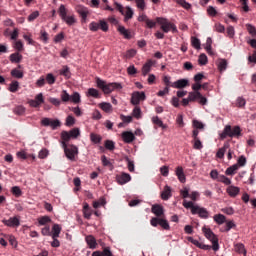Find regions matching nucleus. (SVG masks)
<instances>
[{
    "label": "nucleus",
    "mask_w": 256,
    "mask_h": 256,
    "mask_svg": "<svg viewBox=\"0 0 256 256\" xmlns=\"http://www.w3.org/2000/svg\"><path fill=\"white\" fill-rule=\"evenodd\" d=\"M61 97V101H63V103H67L69 101H71V95H69V93L66 92V90H63L60 94Z\"/></svg>",
    "instance_id": "37998d69"
},
{
    "label": "nucleus",
    "mask_w": 256,
    "mask_h": 256,
    "mask_svg": "<svg viewBox=\"0 0 256 256\" xmlns=\"http://www.w3.org/2000/svg\"><path fill=\"white\" fill-rule=\"evenodd\" d=\"M170 197H171V187L165 186L164 190L161 193V199H163V201H168Z\"/></svg>",
    "instance_id": "bb28decb"
},
{
    "label": "nucleus",
    "mask_w": 256,
    "mask_h": 256,
    "mask_svg": "<svg viewBox=\"0 0 256 256\" xmlns=\"http://www.w3.org/2000/svg\"><path fill=\"white\" fill-rule=\"evenodd\" d=\"M239 191H240L239 187H236V186H229L226 189V192L230 197H237V195H239Z\"/></svg>",
    "instance_id": "a878e982"
},
{
    "label": "nucleus",
    "mask_w": 256,
    "mask_h": 256,
    "mask_svg": "<svg viewBox=\"0 0 256 256\" xmlns=\"http://www.w3.org/2000/svg\"><path fill=\"white\" fill-rule=\"evenodd\" d=\"M59 73L65 77V79L71 78V70L69 69V66H63Z\"/></svg>",
    "instance_id": "7c9ffc66"
},
{
    "label": "nucleus",
    "mask_w": 256,
    "mask_h": 256,
    "mask_svg": "<svg viewBox=\"0 0 256 256\" xmlns=\"http://www.w3.org/2000/svg\"><path fill=\"white\" fill-rule=\"evenodd\" d=\"M173 88L174 89H185V87H189V80L187 79H180L176 82H173Z\"/></svg>",
    "instance_id": "a211bd4d"
},
{
    "label": "nucleus",
    "mask_w": 256,
    "mask_h": 256,
    "mask_svg": "<svg viewBox=\"0 0 256 256\" xmlns=\"http://www.w3.org/2000/svg\"><path fill=\"white\" fill-rule=\"evenodd\" d=\"M61 235V226L59 224H54L52 227L51 237L52 239H57Z\"/></svg>",
    "instance_id": "b1692460"
},
{
    "label": "nucleus",
    "mask_w": 256,
    "mask_h": 256,
    "mask_svg": "<svg viewBox=\"0 0 256 256\" xmlns=\"http://www.w3.org/2000/svg\"><path fill=\"white\" fill-rule=\"evenodd\" d=\"M122 140L124 141V143H133V141H135V134L130 131H124L122 133Z\"/></svg>",
    "instance_id": "f3484780"
},
{
    "label": "nucleus",
    "mask_w": 256,
    "mask_h": 256,
    "mask_svg": "<svg viewBox=\"0 0 256 256\" xmlns=\"http://www.w3.org/2000/svg\"><path fill=\"white\" fill-rule=\"evenodd\" d=\"M9 91L11 93H17L19 91V82L18 81H12L9 87Z\"/></svg>",
    "instance_id": "79ce46f5"
},
{
    "label": "nucleus",
    "mask_w": 256,
    "mask_h": 256,
    "mask_svg": "<svg viewBox=\"0 0 256 256\" xmlns=\"http://www.w3.org/2000/svg\"><path fill=\"white\" fill-rule=\"evenodd\" d=\"M70 137H72L73 139H77V137H79V135H81V132H79V128H73L72 130H70Z\"/></svg>",
    "instance_id": "680f3d73"
},
{
    "label": "nucleus",
    "mask_w": 256,
    "mask_h": 256,
    "mask_svg": "<svg viewBox=\"0 0 256 256\" xmlns=\"http://www.w3.org/2000/svg\"><path fill=\"white\" fill-rule=\"evenodd\" d=\"M105 149H108V151H113L115 149V142L111 140H106L104 143Z\"/></svg>",
    "instance_id": "5fc2aeb1"
},
{
    "label": "nucleus",
    "mask_w": 256,
    "mask_h": 256,
    "mask_svg": "<svg viewBox=\"0 0 256 256\" xmlns=\"http://www.w3.org/2000/svg\"><path fill=\"white\" fill-rule=\"evenodd\" d=\"M62 149L64 150L65 156L70 161H75V156L78 155L79 149L75 145H67V143H62Z\"/></svg>",
    "instance_id": "39448f33"
},
{
    "label": "nucleus",
    "mask_w": 256,
    "mask_h": 256,
    "mask_svg": "<svg viewBox=\"0 0 256 256\" xmlns=\"http://www.w3.org/2000/svg\"><path fill=\"white\" fill-rule=\"evenodd\" d=\"M70 101H72V103H81V95L79 92H74L73 95L70 96Z\"/></svg>",
    "instance_id": "c03bdc74"
},
{
    "label": "nucleus",
    "mask_w": 256,
    "mask_h": 256,
    "mask_svg": "<svg viewBox=\"0 0 256 256\" xmlns=\"http://www.w3.org/2000/svg\"><path fill=\"white\" fill-rule=\"evenodd\" d=\"M58 13L62 21H65L67 25H75V23H77L75 16H67V8H65V5H60Z\"/></svg>",
    "instance_id": "423d86ee"
},
{
    "label": "nucleus",
    "mask_w": 256,
    "mask_h": 256,
    "mask_svg": "<svg viewBox=\"0 0 256 256\" xmlns=\"http://www.w3.org/2000/svg\"><path fill=\"white\" fill-rule=\"evenodd\" d=\"M183 207H185V209H191L192 215H193V209H194V208H197V206H195V205L193 204V202L187 201V200H184V201H183Z\"/></svg>",
    "instance_id": "8fccbe9b"
},
{
    "label": "nucleus",
    "mask_w": 256,
    "mask_h": 256,
    "mask_svg": "<svg viewBox=\"0 0 256 256\" xmlns=\"http://www.w3.org/2000/svg\"><path fill=\"white\" fill-rule=\"evenodd\" d=\"M2 223L6 225V227H19L21 225V221L19 220V217H10L8 220L3 219Z\"/></svg>",
    "instance_id": "f8f14e48"
},
{
    "label": "nucleus",
    "mask_w": 256,
    "mask_h": 256,
    "mask_svg": "<svg viewBox=\"0 0 256 256\" xmlns=\"http://www.w3.org/2000/svg\"><path fill=\"white\" fill-rule=\"evenodd\" d=\"M247 105V101L243 97H238L236 100V107L243 108Z\"/></svg>",
    "instance_id": "bf43d9fd"
},
{
    "label": "nucleus",
    "mask_w": 256,
    "mask_h": 256,
    "mask_svg": "<svg viewBox=\"0 0 256 256\" xmlns=\"http://www.w3.org/2000/svg\"><path fill=\"white\" fill-rule=\"evenodd\" d=\"M151 212L156 216V218L165 217V210L160 204H154L151 208Z\"/></svg>",
    "instance_id": "ddd939ff"
},
{
    "label": "nucleus",
    "mask_w": 256,
    "mask_h": 256,
    "mask_svg": "<svg viewBox=\"0 0 256 256\" xmlns=\"http://www.w3.org/2000/svg\"><path fill=\"white\" fill-rule=\"evenodd\" d=\"M119 185H125V183H129L131 181V175L127 173H123L121 176L117 178Z\"/></svg>",
    "instance_id": "5701e85b"
},
{
    "label": "nucleus",
    "mask_w": 256,
    "mask_h": 256,
    "mask_svg": "<svg viewBox=\"0 0 256 256\" xmlns=\"http://www.w3.org/2000/svg\"><path fill=\"white\" fill-rule=\"evenodd\" d=\"M164 85L166 88L173 87V82H171V76H164L162 79Z\"/></svg>",
    "instance_id": "3c124183"
},
{
    "label": "nucleus",
    "mask_w": 256,
    "mask_h": 256,
    "mask_svg": "<svg viewBox=\"0 0 256 256\" xmlns=\"http://www.w3.org/2000/svg\"><path fill=\"white\" fill-rule=\"evenodd\" d=\"M61 139H62V142H61V145L63 147V143H69V141H71V134L67 131H62L61 132Z\"/></svg>",
    "instance_id": "2f4dec72"
},
{
    "label": "nucleus",
    "mask_w": 256,
    "mask_h": 256,
    "mask_svg": "<svg viewBox=\"0 0 256 256\" xmlns=\"http://www.w3.org/2000/svg\"><path fill=\"white\" fill-rule=\"evenodd\" d=\"M46 83H48V85H54L55 81H57V79L55 78V76L51 73H48L46 75L45 78Z\"/></svg>",
    "instance_id": "49530a36"
},
{
    "label": "nucleus",
    "mask_w": 256,
    "mask_h": 256,
    "mask_svg": "<svg viewBox=\"0 0 256 256\" xmlns=\"http://www.w3.org/2000/svg\"><path fill=\"white\" fill-rule=\"evenodd\" d=\"M118 31L120 35H123L125 39H131V32L127 30L124 26H118Z\"/></svg>",
    "instance_id": "c85d7f7f"
},
{
    "label": "nucleus",
    "mask_w": 256,
    "mask_h": 256,
    "mask_svg": "<svg viewBox=\"0 0 256 256\" xmlns=\"http://www.w3.org/2000/svg\"><path fill=\"white\" fill-rule=\"evenodd\" d=\"M89 29H90V31H99V29H100L99 23L91 22L89 24Z\"/></svg>",
    "instance_id": "338daca9"
},
{
    "label": "nucleus",
    "mask_w": 256,
    "mask_h": 256,
    "mask_svg": "<svg viewBox=\"0 0 256 256\" xmlns=\"http://www.w3.org/2000/svg\"><path fill=\"white\" fill-rule=\"evenodd\" d=\"M88 96L94 97V99H99L101 97V94H99V90L95 88L88 89Z\"/></svg>",
    "instance_id": "4c0bfd02"
},
{
    "label": "nucleus",
    "mask_w": 256,
    "mask_h": 256,
    "mask_svg": "<svg viewBox=\"0 0 256 256\" xmlns=\"http://www.w3.org/2000/svg\"><path fill=\"white\" fill-rule=\"evenodd\" d=\"M175 175L178 178V181H180V183L187 182V177L185 176V171L183 170L182 166L176 167Z\"/></svg>",
    "instance_id": "2eb2a0df"
},
{
    "label": "nucleus",
    "mask_w": 256,
    "mask_h": 256,
    "mask_svg": "<svg viewBox=\"0 0 256 256\" xmlns=\"http://www.w3.org/2000/svg\"><path fill=\"white\" fill-rule=\"evenodd\" d=\"M83 215L84 219H91V215H93V209L89 206L87 202L83 204Z\"/></svg>",
    "instance_id": "6ab92c4d"
},
{
    "label": "nucleus",
    "mask_w": 256,
    "mask_h": 256,
    "mask_svg": "<svg viewBox=\"0 0 256 256\" xmlns=\"http://www.w3.org/2000/svg\"><path fill=\"white\" fill-rule=\"evenodd\" d=\"M75 9L76 12L80 15L82 22L85 23L89 15V9L83 5H77Z\"/></svg>",
    "instance_id": "9b49d317"
},
{
    "label": "nucleus",
    "mask_w": 256,
    "mask_h": 256,
    "mask_svg": "<svg viewBox=\"0 0 256 256\" xmlns=\"http://www.w3.org/2000/svg\"><path fill=\"white\" fill-rule=\"evenodd\" d=\"M227 149H229V143H225L224 146L217 151L216 157H218V159H223V157H225V151H227Z\"/></svg>",
    "instance_id": "c756f323"
},
{
    "label": "nucleus",
    "mask_w": 256,
    "mask_h": 256,
    "mask_svg": "<svg viewBox=\"0 0 256 256\" xmlns=\"http://www.w3.org/2000/svg\"><path fill=\"white\" fill-rule=\"evenodd\" d=\"M43 103H45L43 93H39L38 95H36L34 100L28 101V105H30V107H34L35 109H37V107H41Z\"/></svg>",
    "instance_id": "1a4fd4ad"
},
{
    "label": "nucleus",
    "mask_w": 256,
    "mask_h": 256,
    "mask_svg": "<svg viewBox=\"0 0 256 256\" xmlns=\"http://www.w3.org/2000/svg\"><path fill=\"white\" fill-rule=\"evenodd\" d=\"M191 43L194 49H201V40H199L197 37H192Z\"/></svg>",
    "instance_id": "de8ad7c7"
},
{
    "label": "nucleus",
    "mask_w": 256,
    "mask_h": 256,
    "mask_svg": "<svg viewBox=\"0 0 256 256\" xmlns=\"http://www.w3.org/2000/svg\"><path fill=\"white\" fill-rule=\"evenodd\" d=\"M39 17V11H34L28 16V21L32 23V21H35Z\"/></svg>",
    "instance_id": "69168bd1"
},
{
    "label": "nucleus",
    "mask_w": 256,
    "mask_h": 256,
    "mask_svg": "<svg viewBox=\"0 0 256 256\" xmlns=\"http://www.w3.org/2000/svg\"><path fill=\"white\" fill-rule=\"evenodd\" d=\"M99 26H100L101 31H104V32L109 31V25L105 22V20H100Z\"/></svg>",
    "instance_id": "e2e57ef3"
},
{
    "label": "nucleus",
    "mask_w": 256,
    "mask_h": 256,
    "mask_svg": "<svg viewBox=\"0 0 256 256\" xmlns=\"http://www.w3.org/2000/svg\"><path fill=\"white\" fill-rule=\"evenodd\" d=\"M147 97L145 96V92H134L131 97L132 105H139L141 101H145Z\"/></svg>",
    "instance_id": "9d476101"
},
{
    "label": "nucleus",
    "mask_w": 256,
    "mask_h": 256,
    "mask_svg": "<svg viewBox=\"0 0 256 256\" xmlns=\"http://www.w3.org/2000/svg\"><path fill=\"white\" fill-rule=\"evenodd\" d=\"M198 62H199V65H205L206 63H208L207 55L200 54Z\"/></svg>",
    "instance_id": "0e129e2a"
},
{
    "label": "nucleus",
    "mask_w": 256,
    "mask_h": 256,
    "mask_svg": "<svg viewBox=\"0 0 256 256\" xmlns=\"http://www.w3.org/2000/svg\"><path fill=\"white\" fill-rule=\"evenodd\" d=\"M152 123L158 127H161L162 129H165V124H163V121L159 119L158 116L152 118Z\"/></svg>",
    "instance_id": "603ef678"
},
{
    "label": "nucleus",
    "mask_w": 256,
    "mask_h": 256,
    "mask_svg": "<svg viewBox=\"0 0 256 256\" xmlns=\"http://www.w3.org/2000/svg\"><path fill=\"white\" fill-rule=\"evenodd\" d=\"M11 76L15 79H23V71L15 68L11 70Z\"/></svg>",
    "instance_id": "e433bc0d"
},
{
    "label": "nucleus",
    "mask_w": 256,
    "mask_h": 256,
    "mask_svg": "<svg viewBox=\"0 0 256 256\" xmlns=\"http://www.w3.org/2000/svg\"><path fill=\"white\" fill-rule=\"evenodd\" d=\"M102 256H113V252H111V248L105 247L101 252Z\"/></svg>",
    "instance_id": "774afa93"
},
{
    "label": "nucleus",
    "mask_w": 256,
    "mask_h": 256,
    "mask_svg": "<svg viewBox=\"0 0 256 256\" xmlns=\"http://www.w3.org/2000/svg\"><path fill=\"white\" fill-rule=\"evenodd\" d=\"M218 71H220L221 73H223V71H226L227 69V61L225 59H219L216 62Z\"/></svg>",
    "instance_id": "cd10ccee"
},
{
    "label": "nucleus",
    "mask_w": 256,
    "mask_h": 256,
    "mask_svg": "<svg viewBox=\"0 0 256 256\" xmlns=\"http://www.w3.org/2000/svg\"><path fill=\"white\" fill-rule=\"evenodd\" d=\"M193 215H199L201 219H209V211L199 206H196V208L193 209Z\"/></svg>",
    "instance_id": "4468645a"
},
{
    "label": "nucleus",
    "mask_w": 256,
    "mask_h": 256,
    "mask_svg": "<svg viewBox=\"0 0 256 256\" xmlns=\"http://www.w3.org/2000/svg\"><path fill=\"white\" fill-rule=\"evenodd\" d=\"M86 243L90 249L97 248V240L93 237V235L86 236Z\"/></svg>",
    "instance_id": "aec40b11"
},
{
    "label": "nucleus",
    "mask_w": 256,
    "mask_h": 256,
    "mask_svg": "<svg viewBox=\"0 0 256 256\" xmlns=\"http://www.w3.org/2000/svg\"><path fill=\"white\" fill-rule=\"evenodd\" d=\"M134 3H136V7L139 11H145L147 9V2H145V0H134Z\"/></svg>",
    "instance_id": "473e14b6"
},
{
    "label": "nucleus",
    "mask_w": 256,
    "mask_h": 256,
    "mask_svg": "<svg viewBox=\"0 0 256 256\" xmlns=\"http://www.w3.org/2000/svg\"><path fill=\"white\" fill-rule=\"evenodd\" d=\"M239 170V164H234L230 167H228L225 171L226 175H235L237 171Z\"/></svg>",
    "instance_id": "72a5a7b5"
},
{
    "label": "nucleus",
    "mask_w": 256,
    "mask_h": 256,
    "mask_svg": "<svg viewBox=\"0 0 256 256\" xmlns=\"http://www.w3.org/2000/svg\"><path fill=\"white\" fill-rule=\"evenodd\" d=\"M39 225H47L48 223H51V217L49 216H42L38 218Z\"/></svg>",
    "instance_id": "a18cd8bd"
},
{
    "label": "nucleus",
    "mask_w": 256,
    "mask_h": 256,
    "mask_svg": "<svg viewBox=\"0 0 256 256\" xmlns=\"http://www.w3.org/2000/svg\"><path fill=\"white\" fill-rule=\"evenodd\" d=\"M11 193H13L15 197H21V195H23V191H21V188H19V186H13L11 188Z\"/></svg>",
    "instance_id": "864d4df0"
},
{
    "label": "nucleus",
    "mask_w": 256,
    "mask_h": 256,
    "mask_svg": "<svg viewBox=\"0 0 256 256\" xmlns=\"http://www.w3.org/2000/svg\"><path fill=\"white\" fill-rule=\"evenodd\" d=\"M227 137H241V127L234 126L232 128L231 125L225 126L223 132L220 134V138L227 139Z\"/></svg>",
    "instance_id": "7ed1b4c3"
},
{
    "label": "nucleus",
    "mask_w": 256,
    "mask_h": 256,
    "mask_svg": "<svg viewBox=\"0 0 256 256\" xmlns=\"http://www.w3.org/2000/svg\"><path fill=\"white\" fill-rule=\"evenodd\" d=\"M202 231L205 237L208 238L209 241H211L213 251H219V238H217V235L213 233V230L203 227Z\"/></svg>",
    "instance_id": "20e7f679"
},
{
    "label": "nucleus",
    "mask_w": 256,
    "mask_h": 256,
    "mask_svg": "<svg viewBox=\"0 0 256 256\" xmlns=\"http://www.w3.org/2000/svg\"><path fill=\"white\" fill-rule=\"evenodd\" d=\"M246 29H247L249 35H251L252 37H256V28H255V26H253L251 24H246Z\"/></svg>",
    "instance_id": "6e6d98bb"
},
{
    "label": "nucleus",
    "mask_w": 256,
    "mask_h": 256,
    "mask_svg": "<svg viewBox=\"0 0 256 256\" xmlns=\"http://www.w3.org/2000/svg\"><path fill=\"white\" fill-rule=\"evenodd\" d=\"M218 181L220 183H224V185H231V179H229L227 176L225 175H220L218 177Z\"/></svg>",
    "instance_id": "4d7b16f0"
},
{
    "label": "nucleus",
    "mask_w": 256,
    "mask_h": 256,
    "mask_svg": "<svg viewBox=\"0 0 256 256\" xmlns=\"http://www.w3.org/2000/svg\"><path fill=\"white\" fill-rule=\"evenodd\" d=\"M102 139L103 138L101 137V135L95 133L90 134V140L92 141V143H95V145L101 143Z\"/></svg>",
    "instance_id": "58836bf2"
},
{
    "label": "nucleus",
    "mask_w": 256,
    "mask_h": 256,
    "mask_svg": "<svg viewBox=\"0 0 256 256\" xmlns=\"http://www.w3.org/2000/svg\"><path fill=\"white\" fill-rule=\"evenodd\" d=\"M97 87L105 93V95H109V93H113L115 89H123V86L121 83L113 82V83H108L101 80L100 78L96 79Z\"/></svg>",
    "instance_id": "f257e3e1"
},
{
    "label": "nucleus",
    "mask_w": 256,
    "mask_h": 256,
    "mask_svg": "<svg viewBox=\"0 0 256 256\" xmlns=\"http://www.w3.org/2000/svg\"><path fill=\"white\" fill-rule=\"evenodd\" d=\"M41 124L44 127H51V129L55 130L57 127H61V121L59 120H51L49 118H43L41 120Z\"/></svg>",
    "instance_id": "6e6552de"
},
{
    "label": "nucleus",
    "mask_w": 256,
    "mask_h": 256,
    "mask_svg": "<svg viewBox=\"0 0 256 256\" xmlns=\"http://www.w3.org/2000/svg\"><path fill=\"white\" fill-rule=\"evenodd\" d=\"M9 60L11 61V63H21V61L23 60V55H21L19 52L12 53L9 56Z\"/></svg>",
    "instance_id": "412c9836"
},
{
    "label": "nucleus",
    "mask_w": 256,
    "mask_h": 256,
    "mask_svg": "<svg viewBox=\"0 0 256 256\" xmlns=\"http://www.w3.org/2000/svg\"><path fill=\"white\" fill-rule=\"evenodd\" d=\"M156 23L160 25V29L163 31V33H169V31H172V33H177V26L173 24V22H169L166 18L157 17Z\"/></svg>",
    "instance_id": "f03ea898"
},
{
    "label": "nucleus",
    "mask_w": 256,
    "mask_h": 256,
    "mask_svg": "<svg viewBox=\"0 0 256 256\" xmlns=\"http://www.w3.org/2000/svg\"><path fill=\"white\" fill-rule=\"evenodd\" d=\"M13 113H15V115H24L25 114V108L21 105L16 106L13 109Z\"/></svg>",
    "instance_id": "13d9d810"
},
{
    "label": "nucleus",
    "mask_w": 256,
    "mask_h": 256,
    "mask_svg": "<svg viewBox=\"0 0 256 256\" xmlns=\"http://www.w3.org/2000/svg\"><path fill=\"white\" fill-rule=\"evenodd\" d=\"M213 220L215 223H217V225H223V223L227 222V217H225L223 214H215L213 216Z\"/></svg>",
    "instance_id": "393cba45"
},
{
    "label": "nucleus",
    "mask_w": 256,
    "mask_h": 256,
    "mask_svg": "<svg viewBox=\"0 0 256 256\" xmlns=\"http://www.w3.org/2000/svg\"><path fill=\"white\" fill-rule=\"evenodd\" d=\"M100 109H102V111H105V113H110V111L113 109V106L111 105V103H107V102H103L99 104Z\"/></svg>",
    "instance_id": "f704fd0d"
},
{
    "label": "nucleus",
    "mask_w": 256,
    "mask_h": 256,
    "mask_svg": "<svg viewBox=\"0 0 256 256\" xmlns=\"http://www.w3.org/2000/svg\"><path fill=\"white\" fill-rule=\"evenodd\" d=\"M150 224L152 225V227H157L158 225H160V227H162V229H165V231H169V229H171V226H169V221L165 219V216H162L161 218H152L150 220Z\"/></svg>",
    "instance_id": "0eeeda50"
},
{
    "label": "nucleus",
    "mask_w": 256,
    "mask_h": 256,
    "mask_svg": "<svg viewBox=\"0 0 256 256\" xmlns=\"http://www.w3.org/2000/svg\"><path fill=\"white\" fill-rule=\"evenodd\" d=\"M201 97V92H190L188 95V99L190 102L197 101Z\"/></svg>",
    "instance_id": "a19ab883"
},
{
    "label": "nucleus",
    "mask_w": 256,
    "mask_h": 256,
    "mask_svg": "<svg viewBox=\"0 0 256 256\" xmlns=\"http://www.w3.org/2000/svg\"><path fill=\"white\" fill-rule=\"evenodd\" d=\"M126 12H124V21L127 22L129 19H133V15H135V12H133V8L130 6L125 7Z\"/></svg>",
    "instance_id": "4be33fe9"
},
{
    "label": "nucleus",
    "mask_w": 256,
    "mask_h": 256,
    "mask_svg": "<svg viewBox=\"0 0 256 256\" xmlns=\"http://www.w3.org/2000/svg\"><path fill=\"white\" fill-rule=\"evenodd\" d=\"M132 115L133 117H135V119H141V108L139 106H136L133 109Z\"/></svg>",
    "instance_id": "052dcab7"
},
{
    "label": "nucleus",
    "mask_w": 256,
    "mask_h": 256,
    "mask_svg": "<svg viewBox=\"0 0 256 256\" xmlns=\"http://www.w3.org/2000/svg\"><path fill=\"white\" fill-rule=\"evenodd\" d=\"M41 235L44 237H51V226L46 225L44 228H42Z\"/></svg>",
    "instance_id": "09e8293b"
},
{
    "label": "nucleus",
    "mask_w": 256,
    "mask_h": 256,
    "mask_svg": "<svg viewBox=\"0 0 256 256\" xmlns=\"http://www.w3.org/2000/svg\"><path fill=\"white\" fill-rule=\"evenodd\" d=\"M155 65V61L147 60V62L142 67V75L143 77H147L149 73H151V68Z\"/></svg>",
    "instance_id": "dca6fc26"
},
{
    "label": "nucleus",
    "mask_w": 256,
    "mask_h": 256,
    "mask_svg": "<svg viewBox=\"0 0 256 256\" xmlns=\"http://www.w3.org/2000/svg\"><path fill=\"white\" fill-rule=\"evenodd\" d=\"M236 253H243L244 255L247 254V250H245V245L243 243H237L234 246Z\"/></svg>",
    "instance_id": "ea45409f"
},
{
    "label": "nucleus",
    "mask_w": 256,
    "mask_h": 256,
    "mask_svg": "<svg viewBox=\"0 0 256 256\" xmlns=\"http://www.w3.org/2000/svg\"><path fill=\"white\" fill-rule=\"evenodd\" d=\"M177 5H180V7H183V9H186L189 11L191 9V4L189 2H186L185 0H173Z\"/></svg>",
    "instance_id": "c9c22d12"
}]
</instances>
